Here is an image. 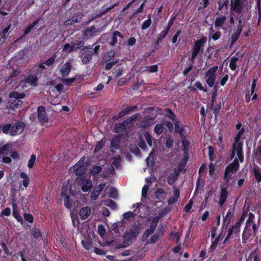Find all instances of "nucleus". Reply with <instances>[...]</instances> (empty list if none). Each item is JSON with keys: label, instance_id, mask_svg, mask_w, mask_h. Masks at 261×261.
<instances>
[{"label": "nucleus", "instance_id": "43", "mask_svg": "<svg viewBox=\"0 0 261 261\" xmlns=\"http://www.w3.org/2000/svg\"><path fill=\"white\" fill-rule=\"evenodd\" d=\"M36 159V156L35 154H32L30 159L29 160L28 163V167L29 168L31 169L35 162Z\"/></svg>", "mask_w": 261, "mask_h": 261}, {"label": "nucleus", "instance_id": "23", "mask_svg": "<svg viewBox=\"0 0 261 261\" xmlns=\"http://www.w3.org/2000/svg\"><path fill=\"white\" fill-rule=\"evenodd\" d=\"M127 121H123L122 123L117 124L115 125L114 129L116 133L122 132L127 127Z\"/></svg>", "mask_w": 261, "mask_h": 261}, {"label": "nucleus", "instance_id": "56", "mask_svg": "<svg viewBox=\"0 0 261 261\" xmlns=\"http://www.w3.org/2000/svg\"><path fill=\"white\" fill-rule=\"evenodd\" d=\"M84 42L82 41H81L76 43H72L74 50L83 47L84 46Z\"/></svg>", "mask_w": 261, "mask_h": 261}, {"label": "nucleus", "instance_id": "45", "mask_svg": "<svg viewBox=\"0 0 261 261\" xmlns=\"http://www.w3.org/2000/svg\"><path fill=\"white\" fill-rule=\"evenodd\" d=\"M105 140L102 139L100 141L98 142V143L95 146L94 152H98L99 150H100L103 146L105 145Z\"/></svg>", "mask_w": 261, "mask_h": 261}, {"label": "nucleus", "instance_id": "26", "mask_svg": "<svg viewBox=\"0 0 261 261\" xmlns=\"http://www.w3.org/2000/svg\"><path fill=\"white\" fill-rule=\"evenodd\" d=\"M92 187V181L90 179H88L84 181L83 183V186L82 187V190L83 192H86L89 191L91 188Z\"/></svg>", "mask_w": 261, "mask_h": 261}, {"label": "nucleus", "instance_id": "39", "mask_svg": "<svg viewBox=\"0 0 261 261\" xmlns=\"http://www.w3.org/2000/svg\"><path fill=\"white\" fill-rule=\"evenodd\" d=\"M256 85V80H254L251 84V94L253 95L252 97V100L256 99L257 98V95L256 93H254V89L255 88Z\"/></svg>", "mask_w": 261, "mask_h": 261}, {"label": "nucleus", "instance_id": "62", "mask_svg": "<svg viewBox=\"0 0 261 261\" xmlns=\"http://www.w3.org/2000/svg\"><path fill=\"white\" fill-rule=\"evenodd\" d=\"M180 34H181V31L180 30H178L176 31V32L175 33V34L174 35L173 37L172 38V43H175L177 42V38L180 36Z\"/></svg>", "mask_w": 261, "mask_h": 261}, {"label": "nucleus", "instance_id": "2", "mask_svg": "<svg viewBox=\"0 0 261 261\" xmlns=\"http://www.w3.org/2000/svg\"><path fill=\"white\" fill-rule=\"evenodd\" d=\"M254 215L250 212L248 215V219L246 222V226L244 230L242 239L243 240H247L251 237L253 236L257 231L258 228V224L255 222Z\"/></svg>", "mask_w": 261, "mask_h": 261}, {"label": "nucleus", "instance_id": "36", "mask_svg": "<svg viewBox=\"0 0 261 261\" xmlns=\"http://www.w3.org/2000/svg\"><path fill=\"white\" fill-rule=\"evenodd\" d=\"M238 58L237 57H232L230 59L229 66L231 70H234L236 69V67H237L236 63H237V62L238 61Z\"/></svg>", "mask_w": 261, "mask_h": 261}, {"label": "nucleus", "instance_id": "48", "mask_svg": "<svg viewBox=\"0 0 261 261\" xmlns=\"http://www.w3.org/2000/svg\"><path fill=\"white\" fill-rule=\"evenodd\" d=\"M135 107H127L125 110L119 113V116L120 117L123 116L127 114L129 112L133 111Z\"/></svg>", "mask_w": 261, "mask_h": 261}, {"label": "nucleus", "instance_id": "4", "mask_svg": "<svg viewBox=\"0 0 261 261\" xmlns=\"http://www.w3.org/2000/svg\"><path fill=\"white\" fill-rule=\"evenodd\" d=\"M245 7V2L243 0H231L230 9V14L234 13L236 14V21H237V16H241V13Z\"/></svg>", "mask_w": 261, "mask_h": 261}, {"label": "nucleus", "instance_id": "57", "mask_svg": "<svg viewBox=\"0 0 261 261\" xmlns=\"http://www.w3.org/2000/svg\"><path fill=\"white\" fill-rule=\"evenodd\" d=\"M105 231V228L103 225H100L98 226V232L101 237L104 236Z\"/></svg>", "mask_w": 261, "mask_h": 261}, {"label": "nucleus", "instance_id": "3", "mask_svg": "<svg viewBox=\"0 0 261 261\" xmlns=\"http://www.w3.org/2000/svg\"><path fill=\"white\" fill-rule=\"evenodd\" d=\"M236 14L234 13L230 14L229 20L225 16L221 15L216 18L215 20V27L216 28H221L225 31L228 28H230L232 24H233L236 21Z\"/></svg>", "mask_w": 261, "mask_h": 261}, {"label": "nucleus", "instance_id": "37", "mask_svg": "<svg viewBox=\"0 0 261 261\" xmlns=\"http://www.w3.org/2000/svg\"><path fill=\"white\" fill-rule=\"evenodd\" d=\"M69 188L68 185H64L62 187L61 194L65 198L69 197Z\"/></svg>", "mask_w": 261, "mask_h": 261}, {"label": "nucleus", "instance_id": "24", "mask_svg": "<svg viewBox=\"0 0 261 261\" xmlns=\"http://www.w3.org/2000/svg\"><path fill=\"white\" fill-rule=\"evenodd\" d=\"M253 173L256 180L259 182L261 181V169L257 166L253 168Z\"/></svg>", "mask_w": 261, "mask_h": 261}, {"label": "nucleus", "instance_id": "63", "mask_svg": "<svg viewBox=\"0 0 261 261\" xmlns=\"http://www.w3.org/2000/svg\"><path fill=\"white\" fill-rule=\"evenodd\" d=\"M120 162V156L119 155L116 156L114 158V160L113 161V165L116 167H118L119 165Z\"/></svg>", "mask_w": 261, "mask_h": 261}, {"label": "nucleus", "instance_id": "52", "mask_svg": "<svg viewBox=\"0 0 261 261\" xmlns=\"http://www.w3.org/2000/svg\"><path fill=\"white\" fill-rule=\"evenodd\" d=\"M82 244L83 246L86 249V250H90L91 247V243L89 241L86 240H83L82 241Z\"/></svg>", "mask_w": 261, "mask_h": 261}, {"label": "nucleus", "instance_id": "27", "mask_svg": "<svg viewBox=\"0 0 261 261\" xmlns=\"http://www.w3.org/2000/svg\"><path fill=\"white\" fill-rule=\"evenodd\" d=\"M227 197V192L225 189H221L220 197L219 200V204L220 206L222 205L226 201Z\"/></svg>", "mask_w": 261, "mask_h": 261}, {"label": "nucleus", "instance_id": "8", "mask_svg": "<svg viewBox=\"0 0 261 261\" xmlns=\"http://www.w3.org/2000/svg\"><path fill=\"white\" fill-rule=\"evenodd\" d=\"M99 31L93 25L86 29L83 33L84 38L88 39L97 35Z\"/></svg>", "mask_w": 261, "mask_h": 261}, {"label": "nucleus", "instance_id": "19", "mask_svg": "<svg viewBox=\"0 0 261 261\" xmlns=\"http://www.w3.org/2000/svg\"><path fill=\"white\" fill-rule=\"evenodd\" d=\"M179 196V191L176 188H174L173 195L169 199L168 202L169 204H173L177 201Z\"/></svg>", "mask_w": 261, "mask_h": 261}, {"label": "nucleus", "instance_id": "15", "mask_svg": "<svg viewBox=\"0 0 261 261\" xmlns=\"http://www.w3.org/2000/svg\"><path fill=\"white\" fill-rule=\"evenodd\" d=\"M93 52L90 50H85L81 55V58L83 64L88 63L91 60Z\"/></svg>", "mask_w": 261, "mask_h": 261}, {"label": "nucleus", "instance_id": "17", "mask_svg": "<svg viewBox=\"0 0 261 261\" xmlns=\"http://www.w3.org/2000/svg\"><path fill=\"white\" fill-rule=\"evenodd\" d=\"M71 63L70 60L67 61L61 67L60 71L63 76L68 75L71 69Z\"/></svg>", "mask_w": 261, "mask_h": 261}, {"label": "nucleus", "instance_id": "11", "mask_svg": "<svg viewBox=\"0 0 261 261\" xmlns=\"http://www.w3.org/2000/svg\"><path fill=\"white\" fill-rule=\"evenodd\" d=\"M38 77L36 74H29L24 77L21 83L24 82L29 85L35 86L37 84Z\"/></svg>", "mask_w": 261, "mask_h": 261}, {"label": "nucleus", "instance_id": "29", "mask_svg": "<svg viewBox=\"0 0 261 261\" xmlns=\"http://www.w3.org/2000/svg\"><path fill=\"white\" fill-rule=\"evenodd\" d=\"M13 215L19 221H20L21 218L18 212L17 205L15 202L13 203Z\"/></svg>", "mask_w": 261, "mask_h": 261}, {"label": "nucleus", "instance_id": "53", "mask_svg": "<svg viewBox=\"0 0 261 261\" xmlns=\"http://www.w3.org/2000/svg\"><path fill=\"white\" fill-rule=\"evenodd\" d=\"M158 66L156 65H152L149 67H147V70L146 71H148L149 73L154 72L158 70Z\"/></svg>", "mask_w": 261, "mask_h": 261}, {"label": "nucleus", "instance_id": "46", "mask_svg": "<svg viewBox=\"0 0 261 261\" xmlns=\"http://www.w3.org/2000/svg\"><path fill=\"white\" fill-rule=\"evenodd\" d=\"M163 124H158L156 125L154 128V132L158 135L161 134L163 130Z\"/></svg>", "mask_w": 261, "mask_h": 261}, {"label": "nucleus", "instance_id": "58", "mask_svg": "<svg viewBox=\"0 0 261 261\" xmlns=\"http://www.w3.org/2000/svg\"><path fill=\"white\" fill-rule=\"evenodd\" d=\"M221 237V234H219V236L217 237L214 241L213 242L212 245H211V248L213 249H215L218 244V242L219 241L220 238Z\"/></svg>", "mask_w": 261, "mask_h": 261}, {"label": "nucleus", "instance_id": "38", "mask_svg": "<svg viewBox=\"0 0 261 261\" xmlns=\"http://www.w3.org/2000/svg\"><path fill=\"white\" fill-rule=\"evenodd\" d=\"M103 202L106 205L110 207V208L113 210L117 207V205L115 202L111 199L106 200L103 201Z\"/></svg>", "mask_w": 261, "mask_h": 261}, {"label": "nucleus", "instance_id": "18", "mask_svg": "<svg viewBox=\"0 0 261 261\" xmlns=\"http://www.w3.org/2000/svg\"><path fill=\"white\" fill-rule=\"evenodd\" d=\"M86 169V166L84 165V163L81 160L73 167V170L75 171L76 174L78 175L82 174Z\"/></svg>", "mask_w": 261, "mask_h": 261}, {"label": "nucleus", "instance_id": "59", "mask_svg": "<svg viewBox=\"0 0 261 261\" xmlns=\"http://www.w3.org/2000/svg\"><path fill=\"white\" fill-rule=\"evenodd\" d=\"M11 128L12 126L10 125H7L3 127V132L5 133H10V134L11 135Z\"/></svg>", "mask_w": 261, "mask_h": 261}, {"label": "nucleus", "instance_id": "44", "mask_svg": "<svg viewBox=\"0 0 261 261\" xmlns=\"http://www.w3.org/2000/svg\"><path fill=\"white\" fill-rule=\"evenodd\" d=\"M258 256L255 253H251L248 256L247 261H259Z\"/></svg>", "mask_w": 261, "mask_h": 261}, {"label": "nucleus", "instance_id": "32", "mask_svg": "<svg viewBox=\"0 0 261 261\" xmlns=\"http://www.w3.org/2000/svg\"><path fill=\"white\" fill-rule=\"evenodd\" d=\"M149 189V186L147 185H145L142 188V198L141 200L142 202H145L146 196L147 195V192Z\"/></svg>", "mask_w": 261, "mask_h": 261}, {"label": "nucleus", "instance_id": "51", "mask_svg": "<svg viewBox=\"0 0 261 261\" xmlns=\"http://www.w3.org/2000/svg\"><path fill=\"white\" fill-rule=\"evenodd\" d=\"M118 142L119 139L117 138H114L111 142L110 147L115 149L117 148Z\"/></svg>", "mask_w": 261, "mask_h": 261}, {"label": "nucleus", "instance_id": "6", "mask_svg": "<svg viewBox=\"0 0 261 261\" xmlns=\"http://www.w3.org/2000/svg\"><path fill=\"white\" fill-rule=\"evenodd\" d=\"M206 41V38H202L200 40H197L195 42L194 45L192 48V56L190 58L191 61H193L195 58L200 51L202 46Z\"/></svg>", "mask_w": 261, "mask_h": 261}, {"label": "nucleus", "instance_id": "25", "mask_svg": "<svg viewBox=\"0 0 261 261\" xmlns=\"http://www.w3.org/2000/svg\"><path fill=\"white\" fill-rule=\"evenodd\" d=\"M178 176V172L174 170L173 173L170 174L167 180L168 183L170 185H173L176 180Z\"/></svg>", "mask_w": 261, "mask_h": 261}, {"label": "nucleus", "instance_id": "42", "mask_svg": "<svg viewBox=\"0 0 261 261\" xmlns=\"http://www.w3.org/2000/svg\"><path fill=\"white\" fill-rule=\"evenodd\" d=\"M102 170V167L100 166H95L92 169L90 173L93 175L98 174Z\"/></svg>", "mask_w": 261, "mask_h": 261}, {"label": "nucleus", "instance_id": "16", "mask_svg": "<svg viewBox=\"0 0 261 261\" xmlns=\"http://www.w3.org/2000/svg\"><path fill=\"white\" fill-rule=\"evenodd\" d=\"M237 20L238 22V30L237 32L235 33L231 36V40L232 43H234L239 37L240 33L242 30L241 27V16H237Z\"/></svg>", "mask_w": 261, "mask_h": 261}, {"label": "nucleus", "instance_id": "7", "mask_svg": "<svg viewBox=\"0 0 261 261\" xmlns=\"http://www.w3.org/2000/svg\"><path fill=\"white\" fill-rule=\"evenodd\" d=\"M244 218L242 217L241 219L234 226H233L231 228H229L227 231V234L224 241V244L227 243L230 238L231 236L233 234H237L240 231V227L243 222L244 221Z\"/></svg>", "mask_w": 261, "mask_h": 261}, {"label": "nucleus", "instance_id": "35", "mask_svg": "<svg viewBox=\"0 0 261 261\" xmlns=\"http://www.w3.org/2000/svg\"><path fill=\"white\" fill-rule=\"evenodd\" d=\"M151 24V20L150 18V15H149L148 16V19L145 20L142 24L141 29L143 30H146L148 28Z\"/></svg>", "mask_w": 261, "mask_h": 261}, {"label": "nucleus", "instance_id": "21", "mask_svg": "<svg viewBox=\"0 0 261 261\" xmlns=\"http://www.w3.org/2000/svg\"><path fill=\"white\" fill-rule=\"evenodd\" d=\"M221 33L219 30H214L213 27H211L209 31V36L214 40H217L220 38Z\"/></svg>", "mask_w": 261, "mask_h": 261}, {"label": "nucleus", "instance_id": "55", "mask_svg": "<svg viewBox=\"0 0 261 261\" xmlns=\"http://www.w3.org/2000/svg\"><path fill=\"white\" fill-rule=\"evenodd\" d=\"M106 185L105 182H101L99 186L95 188V190H96L99 193L105 188Z\"/></svg>", "mask_w": 261, "mask_h": 261}, {"label": "nucleus", "instance_id": "34", "mask_svg": "<svg viewBox=\"0 0 261 261\" xmlns=\"http://www.w3.org/2000/svg\"><path fill=\"white\" fill-rule=\"evenodd\" d=\"M154 123V118H151L150 119L149 118H145V120H143L142 122L141 126L143 127H147L150 126Z\"/></svg>", "mask_w": 261, "mask_h": 261}, {"label": "nucleus", "instance_id": "54", "mask_svg": "<svg viewBox=\"0 0 261 261\" xmlns=\"http://www.w3.org/2000/svg\"><path fill=\"white\" fill-rule=\"evenodd\" d=\"M153 232V231H152V229H148V230H147L143 236V239H142V240L143 241H145L147 239V238H148V237L149 236H150V234H151Z\"/></svg>", "mask_w": 261, "mask_h": 261}, {"label": "nucleus", "instance_id": "30", "mask_svg": "<svg viewBox=\"0 0 261 261\" xmlns=\"http://www.w3.org/2000/svg\"><path fill=\"white\" fill-rule=\"evenodd\" d=\"M156 198L160 200H163L165 199V194L164 191L162 189H158L155 193Z\"/></svg>", "mask_w": 261, "mask_h": 261}, {"label": "nucleus", "instance_id": "60", "mask_svg": "<svg viewBox=\"0 0 261 261\" xmlns=\"http://www.w3.org/2000/svg\"><path fill=\"white\" fill-rule=\"evenodd\" d=\"M56 56L55 55H54L45 62V64L48 66H51L54 63L56 59Z\"/></svg>", "mask_w": 261, "mask_h": 261}, {"label": "nucleus", "instance_id": "22", "mask_svg": "<svg viewBox=\"0 0 261 261\" xmlns=\"http://www.w3.org/2000/svg\"><path fill=\"white\" fill-rule=\"evenodd\" d=\"M106 192L108 196L113 198H116L118 196L117 190L112 187H108L106 189Z\"/></svg>", "mask_w": 261, "mask_h": 261}, {"label": "nucleus", "instance_id": "9", "mask_svg": "<svg viewBox=\"0 0 261 261\" xmlns=\"http://www.w3.org/2000/svg\"><path fill=\"white\" fill-rule=\"evenodd\" d=\"M123 39V36L122 34L118 31H115L112 34L110 40H109V43L111 45H114L118 42H121Z\"/></svg>", "mask_w": 261, "mask_h": 261}, {"label": "nucleus", "instance_id": "13", "mask_svg": "<svg viewBox=\"0 0 261 261\" xmlns=\"http://www.w3.org/2000/svg\"><path fill=\"white\" fill-rule=\"evenodd\" d=\"M139 233L138 228L137 227H134L125 233V237L128 241L132 240L135 239Z\"/></svg>", "mask_w": 261, "mask_h": 261}, {"label": "nucleus", "instance_id": "33", "mask_svg": "<svg viewBox=\"0 0 261 261\" xmlns=\"http://www.w3.org/2000/svg\"><path fill=\"white\" fill-rule=\"evenodd\" d=\"M255 158L261 162V139L258 142V145L255 152Z\"/></svg>", "mask_w": 261, "mask_h": 261}, {"label": "nucleus", "instance_id": "14", "mask_svg": "<svg viewBox=\"0 0 261 261\" xmlns=\"http://www.w3.org/2000/svg\"><path fill=\"white\" fill-rule=\"evenodd\" d=\"M9 96L11 98H16V100H15V102L16 103L15 104V106L16 107H18L21 105V101L19 100V99H22L25 96V94L24 93H18L17 92H13L10 93Z\"/></svg>", "mask_w": 261, "mask_h": 261}, {"label": "nucleus", "instance_id": "31", "mask_svg": "<svg viewBox=\"0 0 261 261\" xmlns=\"http://www.w3.org/2000/svg\"><path fill=\"white\" fill-rule=\"evenodd\" d=\"M39 20V19H38L34 21L31 24H29L26 28H25L23 30V35H27L31 31V30L37 24Z\"/></svg>", "mask_w": 261, "mask_h": 261}, {"label": "nucleus", "instance_id": "61", "mask_svg": "<svg viewBox=\"0 0 261 261\" xmlns=\"http://www.w3.org/2000/svg\"><path fill=\"white\" fill-rule=\"evenodd\" d=\"M10 146L9 145L6 144L0 148V153L1 154H7V151L9 149Z\"/></svg>", "mask_w": 261, "mask_h": 261}, {"label": "nucleus", "instance_id": "50", "mask_svg": "<svg viewBox=\"0 0 261 261\" xmlns=\"http://www.w3.org/2000/svg\"><path fill=\"white\" fill-rule=\"evenodd\" d=\"M75 81V79L74 77L61 79V81L68 86L71 85Z\"/></svg>", "mask_w": 261, "mask_h": 261}, {"label": "nucleus", "instance_id": "41", "mask_svg": "<svg viewBox=\"0 0 261 261\" xmlns=\"http://www.w3.org/2000/svg\"><path fill=\"white\" fill-rule=\"evenodd\" d=\"M74 49L73 47L72 43L70 44H66L63 48V51H65L67 53H71V51H73Z\"/></svg>", "mask_w": 261, "mask_h": 261}, {"label": "nucleus", "instance_id": "40", "mask_svg": "<svg viewBox=\"0 0 261 261\" xmlns=\"http://www.w3.org/2000/svg\"><path fill=\"white\" fill-rule=\"evenodd\" d=\"M233 213H234V211L233 209H229L226 216H225L224 218V221H225V222L228 221V222H229V220L231 219V217H232L233 215Z\"/></svg>", "mask_w": 261, "mask_h": 261}, {"label": "nucleus", "instance_id": "12", "mask_svg": "<svg viewBox=\"0 0 261 261\" xmlns=\"http://www.w3.org/2000/svg\"><path fill=\"white\" fill-rule=\"evenodd\" d=\"M38 118L42 123L46 122L48 120L45 108L43 106H39L38 108Z\"/></svg>", "mask_w": 261, "mask_h": 261}, {"label": "nucleus", "instance_id": "49", "mask_svg": "<svg viewBox=\"0 0 261 261\" xmlns=\"http://www.w3.org/2000/svg\"><path fill=\"white\" fill-rule=\"evenodd\" d=\"M144 138L147 141V143L150 146H152V137L151 136L148 134V133H145L144 135Z\"/></svg>", "mask_w": 261, "mask_h": 261}, {"label": "nucleus", "instance_id": "64", "mask_svg": "<svg viewBox=\"0 0 261 261\" xmlns=\"http://www.w3.org/2000/svg\"><path fill=\"white\" fill-rule=\"evenodd\" d=\"M94 252L97 255H103L105 254V252L97 247L94 248Z\"/></svg>", "mask_w": 261, "mask_h": 261}, {"label": "nucleus", "instance_id": "28", "mask_svg": "<svg viewBox=\"0 0 261 261\" xmlns=\"http://www.w3.org/2000/svg\"><path fill=\"white\" fill-rule=\"evenodd\" d=\"M20 177L23 179V186L25 188H27L30 184V177L26 173L21 172L20 174Z\"/></svg>", "mask_w": 261, "mask_h": 261}, {"label": "nucleus", "instance_id": "1", "mask_svg": "<svg viewBox=\"0 0 261 261\" xmlns=\"http://www.w3.org/2000/svg\"><path fill=\"white\" fill-rule=\"evenodd\" d=\"M244 128H242L239 131L234 139V142L232 146L231 159H234L233 162L229 164L226 168L224 173V179L228 182L230 179L232 174L238 170L239 164L238 161L242 163L244 161V155L243 152V142L240 140L244 133Z\"/></svg>", "mask_w": 261, "mask_h": 261}, {"label": "nucleus", "instance_id": "10", "mask_svg": "<svg viewBox=\"0 0 261 261\" xmlns=\"http://www.w3.org/2000/svg\"><path fill=\"white\" fill-rule=\"evenodd\" d=\"M24 124L22 122L16 123L12 126L11 136H15L21 134L24 129Z\"/></svg>", "mask_w": 261, "mask_h": 261}, {"label": "nucleus", "instance_id": "47", "mask_svg": "<svg viewBox=\"0 0 261 261\" xmlns=\"http://www.w3.org/2000/svg\"><path fill=\"white\" fill-rule=\"evenodd\" d=\"M168 29H164L160 34L158 41H159L163 39L168 33Z\"/></svg>", "mask_w": 261, "mask_h": 261}, {"label": "nucleus", "instance_id": "5", "mask_svg": "<svg viewBox=\"0 0 261 261\" xmlns=\"http://www.w3.org/2000/svg\"><path fill=\"white\" fill-rule=\"evenodd\" d=\"M218 69V66L210 68L205 73V81L209 87H212L216 80V72Z\"/></svg>", "mask_w": 261, "mask_h": 261}, {"label": "nucleus", "instance_id": "20", "mask_svg": "<svg viewBox=\"0 0 261 261\" xmlns=\"http://www.w3.org/2000/svg\"><path fill=\"white\" fill-rule=\"evenodd\" d=\"M91 213L90 208L86 206L81 209L80 211V216L81 219L85 220L87 219Z\"/></svg>", "mask_w": 261, "mask_h": 261}]
</instances>
